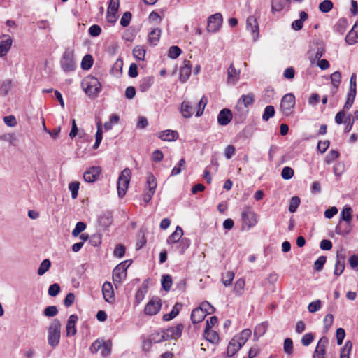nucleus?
Returning a JSON list of instances; mask_svg holds the SVG:
<instances>
[{"label":"nucleus","mask_w":358,"mask_h":358,"mask_svg":"<svg viewBox=\"0 0 358 358\" xmlns=\"http://www.w3.org/2000/svg\"><path fill=\"white\" fill-rule=\"evenodd\" d=\"M301 200L297 196H294L291 198L289 205V211L290 213H294L296 211L299 206L300 205Z\"/></svg>","instance_id":"obj_46"},{"label":"nucleus","mask_w":358,"mask_h":358,"mask_svg":"<svg viewBox=\"0 0 358 358\" xmlns=\"http://www.w3.org/2000/svg\"><path fill=\"white\" fill-rule=\"evenodd\" d=\"M345 41L349 45H354L358 42V25L357 24L347 34Z\"/></svg>","instance_id":"obj_24"},{"label":"nucleus","mask_w":358,"mask_h":358,"mask_svg":"<svg viewBox=\"0 0 358 358\" xmlns=\"http://www.w3.org/2000/svg\"><path fill=\"white\" fill-rule=\"evenodd\" d=\"M181 52L182 50L178 46L173 45L169 50L168 56L171 59H176Z\"/></svg>","instance_id":"obj_56"},{"label":"nucleus","mask_w":358,"mask_h":358,"mask_svg":"<svg viewBox=\"0 0 358 358\" xmlns=\"http://www.w3.org/2000/svg\"><path fill=\"white\" fill-rule=\"evenodd\" d=\"M153 83V78L152 77H145L143 78L139 85V90L142 92H146L152 85Z\"/></svg>","instance_id":"obj_37"},{"label":"nucleus","mask_w":358,"mask_h":358,"mask_svg":"<svg viewBox=\"0 0 358 358\" xmlns=\"http://www.w3.org/2000/svg\"><path fill=\"white\" fill-rule=\"evenodd\" d=\"M180 113L185 118H189L193 115V107L187 101L181 103Z\"/></svg>","instance_id":"obj_26"},{"label":"nucleus","mask_w":358,"mask_h":358,"mask_svg":"<svg viewBox=\"0 0 358 358\" xmlns=\"http://www.w3.org/2000/svg\"><path fill=\"white\" fill-rule=\"evenodd\" d=\"M295 96L292 93L284 95L280 102V110L284 115L289 116L292 113V109L295 106Z\"/></svg>","instance_id":"obj_8"},{"label":"nucleus","mask_w":358,"mask_h":358,"mask_svg":"<svg viewBox=\"0 0 358 358\" xmlns=\"http://www.w3.org/2000/svg\"><path fill=\"white\" fill-rule=\"evenodd\" d=\"M166 336L165 330H162L153 332L151 334L149 338L152 341V343H157L162 341H167Z\"/></svg>","instance_id":"obj_30"},{"label":"nucleus","mask_w":358,"mask_h":358,"mask_svg":"<svg viewBox=\"0 0 358 358\" xmlns=\"http://www.w3.org/2000/svg\"><path fill=\"white\" fill-rule=\"evenodd\" d=\"M162 307L161 300L157 298H152L146 304L144 312L148 315H155L159 313Z\"/></svg>","instance_id":"obj_10"},{"label":"nucleus","mask_w":358,"mask_h":358,"mask_svg":"<svg viewBox=\"0 0 358 358\" xmlns=\"http://www.w3.org/2000/svg\"><path fill=\"white\" fill-rule=\"evenodd\" d=\"M348 26V21L345 18H341L338 20V21L336 22V24L334 26V30L335 31L338 32L340 34H343L347 28Z\"/></svg>","instance_id":"obj_39"},{"label":"nucleus","mask_w":358,"mask_h":358,"mask_svg":"<svg viewBox=\"0 0 358 358\" xmlns=\"http://www.w3.org/2000/svg\"><path fill=\"white\" fill-rule=\"evenodd\" d=\"M60 66L64 72H71L76 69V64L73 50L69 48L65 50L60 60Z\"/></svg>","instance_id":"obj_5"},{"label":"nucleus","mask_w":358,"mask_h":358,"mask_svg":"<svg viewBox=\"0 0 358 358\" xmlns=\"http://www.w3.org/2000/svg\"><path fill=\"white\" fill-rule=\"evenodd\" d=\"M251 336V331L249 329H243L238 336H234L233 338H236V341L243 346Z\"/></svg>","instance_id":"obj_32"},{"label":"nucleus","mask_w":358,"mask_h":358,"mask_svg":"<svg viewBox=\"0 0 358 358\" xmlns=\"http://www.w3.org/2000/svg\"><path fill=\"white\" fill-rule=\"evenodd\" d=\"M335 231L338 235L345 236L351 231V227L348 222L343 224L340 221L336 227Z\"/></svg>","instance_id":"obj_34"},{"label":"nucleus","mask_w":358,"mask_h":358,"mask_svg":"<svg viewBox=\"0 0 358 358\" xmlns=\"http://www.w3.org/2000/svg\"><path fill=\"white\" fill-rule=\"evenodd\" d=\"M182 329L183 325L182 324H178L175 327H172L165 329V333L166 336V337L167 340L171 338L176 339L179 338L182 334Z\"/></svg>","instance_id":"obj_15"},{"label":"nucleus","mask_w":358,"mask_h":358,"mask_svg":"<svg viewBox=\"0 0 358 358\" xmlns=\"http://www.w3.org/2000/svg\"><path fill=\"white\" fill-rule=\"evenodd\" d=\"M183 230L180 226H177L174 232H173L167 238V244L171 245L179 242L182 239Z\"/></svg>","instance_id":"obj_21"},{"label":"nucleus","mask_w":358,"mask_h":358,"mask_svg":"<svg viewBox=\"0 0 358 358\" xmlns=\"http://www.w3.org/2000/svg\"><path fill=\"white\" fill-rule=\"evenodd\" d=\"M246 29L252 34L254 41H256L259 36V24L254 16H249L246 20Z\"/></svg>","instance_id":"obj_11"},{"label":"nucleus","mask_w":358,"mask_h":358,"mask_svg":"<svg viewBox=\"0 0 358 358\" xmlns=\"http://www.w3.org/2000/svg\"><path fill=\"white\" fill-rule=\"evenodd\" d=\"M327 261V257L325 256H320L318 259L314 262V268L317 271H320L323 269L324 265L325 264Z\"/></svg>","instance_id":"obj_58"},{"label":"nucleus","mask_w":358,"mask_h":358,"mask_svg":"<svg viewBox=\"0 0 358 358\" xmlns=\"http://www.w3.org/2000/svg\"><path fill=\"white\" fill-rule=\"evenodd\" d=\"M327 343V339L322 337L320 339L313 353V358H324L325 346Z\"/></svg>","instance_id":"obj_19"},{"label":"nucleus","mask_w":358,"mask_h":358,"mask_svg":"<svg viewBox=\"0 0 358 358\" xmlns=\"http://www.w3.org/2000/svg\"><path fill=\"white\" fill-rule=\"evenodd\" d=\"M159 138L162 141H176L178 138V134L176 131L165 130L159 134Z\"/></svg>","instance_id":"obj_25"},{"label":"nucleus","mask_w":358,"mask_h":358,"mask_svg":"<svg viewBox=\"0 0 358 358\" xmlns=\"http://www.w3.org/2000/svg\"><path fill=\"white\" fill-rule=\"evenodd\" d=\"M333 8V3L330 0H324L319 5V9L322 13H328Z\"/></svg>","instance_id":"obj_53"},{"label":"nucleus","mask_w":358,"mask_h":358,"mask_svg":"<svg viewBox=\"0 0 358 358\" xmlns=\"http://www.w3.org/2000/svg\"><path fill=\"white\" fill-rule=\"evenodd\" d=\"M84 85V91L90 97H96L101 90V85L95 77L87 78Z\"/></svg>","instance_id":"obj_6"},{"label":"nucleus","mask_w":358,"mask_h":358,"mask_svg":"<svg viewBox=\"0 0 358 358\" xmlns=\"http://www.w3.org/2000/svg\"><path fill=\"white\" fill-rule=\"evenodd\" d=\"M341 219L348 224L352 220V209L350 207L345 206L341 211Z\"/></svg>","instance_id":"obj_44"},{"label":"nucleus","mask_w":358,"mask_h":358,"mask_svg":"<svg viewBox=\"0 0 358 358\" xmlns=\"http://www.w3.org/2000/svg\"><path fill=\"white\" fill-rule=\"evenodd\" d=\"M78 320L76 315H71L68 319L66 330L67 336H73L76 334V324Z\"/></svg>","instance_id":"obj_18"},{"label":"nucleus","mask_w":358,"mask_h":358,"mask_svg":"<svg viewBox=\"0 0 358 358\" xmlns=\"http://www.w3.org/2000/svg\"><path fill=\"white\" fill-rule=\"evenodd\" d=\"M255 101V96L252 93L242 95L238 101L235 109L240 113L238 115L235 113V119H238L243 122L248 112V107L253 104Z\"/></svg>","instance_id":"obj_1"},{"label":"nucleus","mask_w":358,"mask_h":358,"mask_svg":"<svg viewBox=\"0 0 358 358\" xmlns=\"http://www.w3.org/2000/svg\"><path fill=\"white\" fill-rule=\"evenodd\" d=\"M3 37H6V39L0 42V57H3L6 55L13 43V40L9 36L4 34L3 35Z\"/></svg>","instance_id":"obj_20"},{"label":"nucleus","mask_w":358,"mask_h":358,"mask_svg":"<svg viewBox=\"0 0 358 358\" xmlns=\"http://www.w3.org/2000/svg\"><path fill=\"white\" fill-rule=\"evenodd\" d=\"M199 308H202L206 315L213 313L215 310V308L208 301H203L201 303Z\"/></svg>","instance_id":"obj_54"},{"label":"nucleus","mask_w":358,"mask_h":358,"mask_svg":"<svg viewBox=\"0 0 358 358\" xmlns=\"http://www.w3.org/2000/svg\"><path fill=\"white\" fill-rule=\"evenodd\" d=\"M206 314L203 312L202 308L197 307L194 308L191 313V320L194 324H198L202 322L206 317Z\"/></svg>","instance_id":"obj_22"},{"label":"nucleus","mask_w":358,"mask_h":358,"mask_svg":"<svg viewBox=\"0 0 358 358\" xmlns=\"http://www.w3.org/2000/svg\"><path fill=\"white\" fill-rule=\"evenodd\" d=\"M161 282L163 289L166 291H169L172 285V278L169 275H163Z\"/></svg>","instance_id":"obj_52"},{"label":"nucleus","mask_w":358,"mask_h":358,"mask_svg":"<svg viewBox=\"0 0 358 358\" xmlns=\"http://www.w3.org/2000/svg\"><path fill=\"white\" fill-rule=\"evenodd\" d=\"M161 35V29L155 28L148 34V42L153 45H156L159 41Z\"/></svg>","instance_id":"obj_33"},{"label":"nucleus","mask_w":358,"mask_h":358,"mask_svg":"<svg viewBox=\"0 0 358 358\" xmlns=\"http://www.w3.org/2000/svg\"><path fill=\"white\" fill-rule=\"evenodd\" d=\"M112 343L110 340L103 343L101 355L102 357H108L111 353Z\"/></svg>","instance_id":"obj_47"},{"label":"nucleus","mask_w":358,"mask_h":358,"mask_svg":"<svg viewBox=\"0 0 358 358\" xmlns=\"http://www.w3.org/2000/svg\"><path fill=\"white\" fill-rule=\"evenodd\" d=\"M61 337V323L57 319H55L50 323L48 329V343L52 347L57 346Z\"/></svg>","instance_id":"obj_2"},{"label":"nucleus","mask_w":358,"mask_h":358,"mask_svg":"<svg viewBox=\"0 0 358 358\" xmlns=\"http://www.w3.org/2000/svg\"><path fill=\"white\" fill-rule=\"evenodd\" d=\"M58 313V310L55 306H48L45 308L43 314L46 317H54Z\"/></svg>","instance_id":"obj_64"},{"label":"nucleus","mask_w":358,"mask_h":358,"mask_svg":"<svg viewBox=\"0 0 358 358\" xmlns=\"http://www.w3.org/2000/svg\"><path fill=\"white\" fill-rule=\"evenodd\" d=\"M192 64L189 61L185 60L184 66L180 69L179 79L181 83H185L191 75Z\"/></svg>","instance_id":"obj_16"},{"label":"nucleus","mask_w":358,"mask_h":358,"mask_svg":"<svg viewBox=\"0 0 358 358\" xmlns=\"http://www.w3.org/2000/svg\"><path fill=\"white\" fill-rule=\"evenodd\" d=\"M147 180H146V185L148 187V190L152 191L155 192V189L157 188V179L155 177V176L151 173H148L147 174Z\"/></svg>","instance_id":"obj_36"},{"label":"nucleus","mask_w":358,"mask_h":358,"mask_svg":"<svg viewBox=\"0 0 358 358\" xmlns=\"http://www.w3.org/2000/svg\"><path fill=\"white\" fill-rule=\"evenodd\" d=\"M241 345L236 341V338H232L229 342L227 353L229 357L234 356L241 348Z\"/></svg>","instance_id":"obj_27"},{"label":"nucleus","mask_w":358,"mask_h":358,"mask_svg":"<svg viewBox=\"0 0 358 358\" xmlns=\"http://www.w3.org/2000/svg\"><path fill=\"white\" fill-rule=\"evenodd\" d=\"M131 262L124 261L117 265L113 271V281L115 285H120L127 277V270Z\"/></svg>","instance_id":"obj_7"},{"label":"nucleus","mask_w":358,"mask_h":358,"mask_svg":"<svg viewBox=\"0 0 358 358\" xmlns=\"http://www.w3.org/2000/svg\"><path fill=\"white\" fill-rule=\"evenodd\" d=\"M203 336L208 342L216 344L219 342V334L212 329L205 328Z\"/></svg>","instance_id":"obj_23"},{"label":"nucleus","mask_w":358,"mask_h":358,"mask_svg":"<svg viewBox=\"0 0 358 358\" xmlns=\"http://www.w3.org/2000/svg\"><path fill=\"white\" fill-rule=\"evenodd\" d=\"M178 243H179L178 248L180 249V253L183 254L185 252V251L190 245V240L187 238H182Z\"/></svg>","instance_id":"obj_63"},{"label":"nucleus","mask_w":358,"mask_h":358,"mask_svg":"<svg viewBox=\"0 0 358 358\" xmlns=\"http://www.w3.org/2000/svg\"><path fill=\"white\" fill-rule=\"evenodd\" d=\"M86 229L85 223L83 222H78L76 223L75 228L72 231L73 236H78L81 232H83Z\"/></svg>","instance_id":"obj_59"},{"label":"nucleus","mask_w":358,"mask_h":358,"mask_svg":"<svg viewBox=\"0 0 358 358\" xmlns=\"http://www.w3.org/2000/svg\"><path fill=\"white\" fill-rule=\"evenodd\" d=\"M99 223L103 227H107L112 223V215L110 213H105L98 218Z\"/></svg>","instance_id":"obj_35"},{"label":"nucleus","mask_w":358,"mask_h":358,"mask_svg":"<svg viewBox=\"0 0 358 358\" xmlns=\"http://www.w3.org/2000/svg\"><path fill=\"white\" fill-rule=\"evenodd\" d=\"M207 102H208V99L206 96H203L201 98V99L199 101V102L198 103V109H197V111L196 113V117H200L202 115L203 113V110H204V108L207 104Z\"/></svg>","instance_id":"obj_55"},{"label":"nucleus","mask_w":358,"mask_h":358,"mask_svg":"<svg viewBox=\"0 0 358 358\" xmlns=\"http://www.w3.org/2000/svg\"><path fill=\"white\" fill-rule=\"evenodd\" d=\"M356 80H357V75H356V73H353L350 76V87H349V90H348V93H350L352 94H357Z\"/></svg>","instance_id":"obj_57"},{"label":"nucleus","mask_w":358,"mask_h":358,"mask_svg":"<svg viewBox=\"0 0 358 358\" xmlns=\"http://www.w3.org/2000/svg\"><path fill=\"white\" fill-rule=\"evenodd\" d=\"M286 0H272L271 2V12H280L283 10L285 5Z\"/></svg>","instance_id":"obj_42"},{"label":"nucleus","mask_w":358,"mask_h":358,"mask_svg":"<svg viewBox=\"0 0 358 358\" xmlns=\"http://www.w3.org/2000/svg\"><path fill=\"white\" fill-rule=\"evenodd\" d=\"M331 83L333 85L334 90L333 91V94H335L337 92L341 80V73L340 71H335L330 76Z\"/></svg>","instance_id":"obj_31"},{"label":"nucleus","mask_w":358,"mask_h":358,"mask_svg":"<svg viewBox=\"0 0 358 358\" xmlns=\"http://www.w3.org/2000/svg\"><path fill=\"white\" fill-rule=\"evenodd\" d=\"M322 308V301L320 299L315 300L310 302L308 306V310L311 313H315L320 310Z\"/></svg>","instance_id":"obj_50"},{"label":"nucleus","mask_w":358,"mask_h":358,"mask_svg":"<svg viewBox=\"0 0 358 358\" xmlns=\"http://www.w3.org/2000/svg\"><path fill=\"white\" fill-rule=\"evenodd\" d=\"M101 168L99 166H92L83 174V178L87 182H94L97 180L101 173Z\"/></svg>","instance_id":"obj_12"},{"label":"nucleus","mask_w":358,"mask_h":358,"mask_svg":"<svg viewBox=\"0 0 358 358\" xmlns=\"http://www.w3.org/2000/svg\"><path fill=\"white\" fill-rule=\"evenodd\" d=\"M325 163L327 164H334V172L336 176H341L345 171V166L339 158H327Z\"/></svg>","instance_id":"obj_13"},{"label":"nucleus","mask_w":358,"mask_h":358,"mask_svg":"<svg viewBox=\"0 0 358 358\" xmlns=\"http://www.w3.org/2000/svg\"><path fill=\"white\" fill-rule=\"evenodd\" d=\"M185 160L184 158H181L177 165H176L171 170V176H175L180 174L182 170L185 168Z\"/></svg>","instance_id":"obj_43"},{"label":"nucleus","mask_w":358,"mask_h":358,"mask_svg":"<svg viewBox=\"0 0 358 358\" xmlns=\"http://www.w3.org/2000/svg\"><path fill=\"white\" fill-rule=\"evenodd\" d=\"M132 17V15L130 12H125L121 17L120 24L123 27H127L130 24L131 20Z\"/></svg>","instance_id":"obj_61"},{"label":"nucleus","mask_w":358,"mask_h":358,"mask_svg":"<svg viewBox=\"0 0 358 358\" xmlns=\"http://www.w3.org/2000/svg\"><path fill=\"white\" fill-rule=\"evenodd\" d=\"M93 64V58L90 55H86L82 59L81 67L84 70L90 69Z\"/></svg>","instance_id":"obj_48"},{"label":"nucleus","mask_w":358,"mask_h":358,"mask_svg":"<svg viewBox=\"0 0 358 358\" xmlns=\"http://www.w3.org/2000/svg\"><path fill=\"white\" fill-rule=\"evenodd\" d=\"M232 117L231 111L228 108H224L218 114L217 122L220 125L226 126L230 123Z\"/></svg>","instance_id":"obj_14"},{"label":"nucleus","mask_w":358,"mask_h":358,"mask_svg":"<svg viewBox=\"0 0 358 358\" xmlns=\"http://www.w3.org/2000/svg\"><path fill=\"white\" fill-rule=\"evenodd\" d=\"M133 55L136 59L143 61L145 56V50L143 46L136 45L133 50Z\"/></svg>","instance_id":"obj_41"},{"label":"nucleus","mask_w":358,"mask_h":358,"mask_svg":"<svg viewBox=\"0 0 358 358\" xmlns=\"http://www.w3.org/2000/svg\"><path fill=\"white\" fill-rule=\"evenodd\" d=\"M51 266V262L49 259H44L40 264L38 269L37 273L38 275H43L46 271H48Z\"/></svg>","instance_id":"obj_45"},{"label":"nucleus","mask_w":358,"mask_h":358,"mask_svg":"<svg viewBox=\"0 0 358 358\" xmlns=\"http://www.w3.org/2000/svg\"><path fill=\"white\" fill-rule=\"evenodd\" d=\"M355 96L356 94H352L350 93L347 94L346 101L343 106V109L341 110L342 111H344V113H345V111L348 110L352 106Z\"/></svg>","instance_id":"obj_49"},{"label":"nucleus","mask_w":358,"mask_h":358,"mask_svg":"<svg viewBox=\"0 0 358 358\" xmlns=\"http://www.w3.org/2000/svg\"><path fill=\"white\" fill-rule=\"evenodd\" d=\"M294 176V170L289 166H285L282 169L281 176L284 180H289Z\"/></svg>","instance_id":"obj_60"},{"label":"nucleus","mask_w":358,"mask_h":358,"mask_svg":"<svg viewBox=\"0 0 358 358\" xmlns=\"http://www.w3.org/2000/svg\"><path fill=\"white\" fill-rule=\"evenodd\" d=\"M245 285V282L243 278H239L237 280L234 284V291L237 296L243 295L244 292V288Z\"/></svg>","instance_id":"obj_38"},{"label":"nucleus","mask_w":358,"mask_h":358,"mask_svg":"<svg viewBox=\"0 0 358 358\" xmlns=\"http://www.w3.org/2000/svg\"><path fill=\"white\" fill-rule=\"evenodd\" d=\"M131 171L129 168H125L119 176L117 189L120 198H122L127 192L131 179Z\"/></svg>","instance_id":"obj_4"},{"label":"nucleus","mask_w":358,"mask_h":358,"mask_svg":"<svg viewBox=\"0 0 358 358\" xmlns=\"http://www.w3.org/2000/svg\"><path fill=\"white\" fill-rule=\"evenodd\" d=\"M102 293L104 299L108 303H113L115 300L114 292L110 282H105L102 286Z\"/></svg>","instance_id":"obj_17"},{"label":"nucleus","mask_w":358,"mask_h":358,"mask_svg":"<svg viewBox=\"0 0 358 358\" xmlns=\"http://www.w3.org/2000/svg\"><path fill=\"white\" fill-rule=\"evenodd\" d=\"M243 229H250L258 222L257 214L249 206H245L241 212Z\"/></svg>","instance_id":"obj_3"},{"label":"nucleus","mask_w":358,"mask_h":358,"mask_svg":"<svg viewBox=\"0 0 358 358\" xmlns=\"http://www.w3.org/2000/svg\"><path fill=\"white\" fill-rule=\"evenodd\" d=\"M275 115V108L273 106H267L262 115V119L264 121H268L270 118L273 117Z\"/></svg>","instance_id":"obj_51"},{"label":"nucleus","mask_w":358,"mask_h":358,"mask_svg":"<svg viewBox=\"0 0 358 358\" xmlns=\"http://www.w3.org/2000/svg\"><path fill=\"white\" fill-rule=\"evenodd\" d=\"M352 348V344L350 342L345 343L344 347L341 350L340 358H350L349 354Z\"/></svg>","instance_id":"obj_62"},{"label":"nucleus","mask_w":358,"mask_h":358,"mask_svg":"<svg viewBox=\"0 0 358 358\" xmlns=\"http://www.w3.org/2000/svg\"><path fill=\"white\" fill-rule=\"evenodd\" d=\"M222 16L220 13L210 15L208 20L207 29L210 32L217 31L222 24Z\"/></svg>","instance_id":"obj_9"},{"label":"nucleus","mask_w":358,"mask_h":358,"mask_svg":"<svg viewBox=\"0 0 358 358\" xmlns=\"http://www.w3.org/2000/svg\"><path fill=\"white\" fill-rule=\"evenodd\" d=\"M240 71H237L233 64H231L227 71V80L229 83H235L239 78Z\"/></svg>","instance_id":"obj_28"},{"label":"nucleus","mask_w":358,"mask_h":358,"mask_svg":"<svg viewBox=\"0 0 358 358\" xmlns=\"http://www.w3.org/2000/svg\"><path fill=\"white\" fill-rule=\"evenodd\" d=\"M12 87V80L6 79L3 80L0 85V94L6 96Z\"/></svg>","instance_id":"obj_40"},{"label":"nucleus","mask_w":358,"mask_h":358,"mask_svg":"<svg viewBox=\"0 0 358 358\" xmlns=\"http://www.w3.org/2000/svg\"><path fill=\"white\" fill-rule=\"evenodd\" d=\"M181 308H182V304L179 303H176L173 306L171 311L169 313L164 314L163 315V320L164 321H169V320H171L175 318L179 314Z\"/></svg>","instance_id":"obj_29"}]
</instances>
